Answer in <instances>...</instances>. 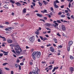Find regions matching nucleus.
<instances>
[{
	"mask_svg": "<svg viewBox=\"0 0 74 74\" xmlns=\"http://www.w3.org/2000/svg\"><path fill=\"white\" fill-rule=\"evenodd\" d=\"M57 22H58V23H61V21L60 20H57Z\"/></svg>",
	"mask_w": 74,
	"mask_h": 74,
	"instance_id": "obj_40",
	"label": "nucleus"
},
{
	"mask_svg": "<svg viewBox=\"0 0 74 74\" xmlns=\"http://www.w3.org/2000/svg\"><path fill=\"white\" fill-rule=\"evenodd\" d=\"M2 47H5V45L3 43L2 45Z\"/></svg>",
	"mask_w": 74,
	"mask_h": 74,
	"instance_id": "obj_62",
	"label": "nucleus"
},
{
	"mask_svg": "<svg viewBox=\"0 0 74 74\" xmlns=\"http://www.w3.org/2000/svg\"><path fill=\"white\" fill-rule=\"evenodd\" d=\"M10 47H14V46H15V45H14V44H12L10 45Z\"/></svg>",
	"mask_w": 74,
	"mask_h": 74,
	"instance_id": "obj_43",
	"label": "nucleus"
},
{
	"mask_svg": "<svg viewBox=\"0 0 74 74\" xmlns=\"http://www.w3.org/2000/svg\"><path fill=\"white\" fill-rule=\"evenodd\" d=\"M62 14V13L61 12H59V13H58V15H60Z\"/></svg>",
	"mask_w": 74,
	"mask_h": 74,
	"instance_id": "obj_46",
	"label": "nucleus"
},
{
	"mask_svg": "<svg viewBox=\"0 0 74 74\" xmlns=\"http://www.w3.org/2000/svg\"><path fill=\"white\" fill-rule=\"evenodd\" d=\"M71 18L72 19H74V16H73V15L71 16Z\"/></svg>",
	"mask_w": 74,
	"mask_h": 74,
	"instance_id": "obj_60",
	"label": "nucleus"
},
{
	"mask_svg": "<svg viewBox=\"0 0 74 74\" xmlns=\"http://www.w3.org/2000/svg\"><path fill=\"white\" fill-rule=\"evenodd\" d=\"M65 15H63V14L61 16V18H64V17H65Z\"/></svg>",
	"mask_w": 74,
	"mask_h": 74,
	"instance_id": "obj_25",
	"label": "nucleus"
},
{
	"mask_svg": "<svg viewBox=\"0 0 74 74\" xmlns=\"http://www.w3.org/2000/svg\"><path fill=\"white\" fill-rule=\"evenodd\" d=\"M56 2V3H59V2L58 1V0H56V1H54V2Z\"/></svg>",
	"mask_w": 74,
	"mask_h": 74,
	"instance_id": "obj_28",
	"label": "nucleus"
},
{
	"mask_svg": "<svg viewBox=\"0 0 74 74\" xmlns=\"http://www.w3.org/2000/svg\"><path fill=\"white\" fill-rule=\"evenodd\" d=\"M38 42H41V40H40V39H38Z\"/></svg>",
	"mask_w": 74,
	"mask_h": 74,
	"instance_id": "obj_54",
	"label": "nucleus"
},
{
	"mask_svg": "<svg viewBox=\"0 0 74 74\" xmlns=\"http://www.w3.org/2000/svg\"><path fill=\"white\" fill-rule=\"evenodd\" d=\"M4 26L2 25H0V28H3Z\"/></svg>",
	"mask_w": 74,
	"mask_h": 74,
	"instance_id": "obj_53",
	"label": "nucleus"
},
{
	"mask_svg": "<svg viewBox=\"0 0 74 74\" xmlns=\"http://www.w3.org/2000/svg\"><path fill=\"white\" fill-rule=\"evenodd\" d=\"M40 21H43V22H45V21L44 20L41 19H40Z\"/></svg>",
	"mask_w": 74,
	"mask_h": 74,
	"instance_id": "obj_61",
	"label": "nucleus"
},
{
	"mask_svg": "<svg viewBox=\"0 0 74 74\" xmlns=\"http://www.w3.org/2000/svg\"><path fill=\"white\" fill-rule=\"evenodd\" d=\"M23 56L19 57V59H22V58H23Z\"/></svg>",
	"mask_w": 74,
	"mask_h": 74,
	"instance_id": "obj_59",
	"label": "nucleus"
},
{
	"mask_svg": "<svg viewBox=\"0 0 74 74\" xmlns=\"http://www.w3.org/2000/svg\"><path fill=\"white\" fill-rule=\"evenodd\" d=\"M61 27H62V30L63 31H65V30H66V27H65L63 25H62L61 26Z\"/></svg>",
	"mask_w": 74,
	"mask_h": 74,
	"instance_id": "obj_7",
	"label": "nucleus"
},
{
	"mask_svg": "<svg viewBox=\"0 0 74 74\" xmlns=\"http://www.w3.org/2000/svg\"><path fill=\"white\" fill-rule=\"evenodd\" d=\"M73 43V42L72 41H70V42H69V43L68 44L69 45V46H71Z\"/></svg>",
	"mask_w": 74,
	"mask_h": 74,
	"instance_id": "obj_9",
	"label": "nucleus"
},
{
	"mask_svg": "<svg viewBox=\"0 0 74 74\" xmlns=\"http://www.w3.org/2000/svg\"><path fill=\"white\" fill-rule=\"evenodd\" d=\"M16 4H17L18 6H21V4H20L19 2H17L16 3Z\"/></svg>",
	"mask_w": 74,
	"mask_h": 74,
	"instance_id": "obj_15",
	"label": "nucleus"
},
{
	"mask_svg": "<svg viewBox=\"0 0 74 74\" xmlns=\"http://www.w3.org/2000/svg\"><path fill=\"white\" fill-rule=\"evenodd\" d=\"M2 38L3 39V41H6V38H5V37H3Z\"/></svg>",
	"mask_w": 74,
	"mask_h": 74,
	"instance_id": "obj_18",
	"label": "nucleus"
},
{
	"mask_svg": "<svg viewBox=\"0 0 74 74\" xmlns=\"http://www.w3.org/2000/svg\"><path fill=\"white\" fill-rule=\"evenodd\" d=\"M38 3L39 4L40 6H42V3H40V2H38Z\"/></svg>",
	"mask_w": 74,
	"mask_h": 74,
	"instance_id": "obj_22",
	"label": "nucleus"
},
{
	"mask_svg": "<svg viewBox=\"0 0 74 74\" xmlns=\"http://www.w3.org/2000/svg\"><path fill=\"white\" fill-rule=\"evenodd\" d=\"M71 6V3H70L69 2V8H70V7Z\"/></svg>",
	"mask_w": 74,
	"mask_h": 74,
	"instance_id": "obj_45",
	"label": "nucleus"
},
{
	"mask_svg": "<svg viewBox=\"0 0 74 74\" xmlns=\"http://www.w3.org/2000/svg\"><path fill=\"white\" fill-rule=\"evenodd\" d=\"M46 29H47V30H49L50 31H51V29H50L49 28H46Z\"/></svg>",
	"mask_w": 74,
	"mask_h": 74,
	"instance_id": "obj_38",
	"label": "nucleus"
},
{
	"mask_svg": "<svg viewBox=\"0 0 74 74\" xmlns=\"http://www.w3.org/2000/svg\"><path fill=\"white\" fill-rule=\"evenodd\" d=\"M15 66L16 68H18V64H15Z\"/></svg>",
	"mask_w": 74,
	"mask_h": 74,
	"instance_id": "obj_30",
	"label": "nucleus"
},
{
	"mask_svg": "<svg viewBox=\"0 0 74 74\" xmlns=\"http://www.w3.org/2000/svg\"><path fill=\"white\" fill-rule=\"evenodd\" d=\"M47 16H48V17L49 18H51V15H49V14H47Z\"/></svg>",
	"mask_w": 74,
	"mask_h": 74,
	"instance_id": "obj_29",
	"label": "nucleus"
},
{
	"mask_svg": "<svg viewBox=\"0 0 74 74\" xmlns=\"http://www.w3.org/2000/svg\"><path fill=\"white\" fill-rule=\"evenodd\" d=\"M18 67H19L18 70H21V66L20 65H18Z\"/></svg>",
	"mask_w": 74,
	"mask_h": 74,
	"instance_id": "obj_23",
	"label": "nucleus"
},
{
	"mask_svg": "<svg viewBox=\"0 0 74 74\" xmlns=\"http://www.w3.org/2000/svg\"><path fill=\"white\" fill-rule=\"evenodd\" d=\"M65 12L66 13H68L69 12L68 11V10H65Z\"/></svg>",
	"mask_w": 74,
	"mask_h": 74,
	"instance_id": "obj_49",
	"label": "nucleus"
},
{
	"mask_svg": "<svg viewBox=\"0 0 74 74\" xmlns=\"http://www.w3.org/2000/svg\"><path fill=\"white\" fill-rule=\"evenodd\" d=\"M3 71H2V70L1 69H0V74H3Z\"/></svg>",
	"mask_w": 74,
	"mask_h": 74,
	"instance_id": "obj_24",
	"label": "nucleus"
},
{
	"mask_svg": "<svg viewBox=\"0 0 74 74\" xmlns=\"http://www.w3.org/2000/svg\"><path fill=\"white\" fill-rule=\"evenodd\" d=\"M14 49L17 54H19L22 51V49L18 45L15 46Z\"/></svg>",
	"mask_w": 74,
	"mask_h": 74,
	"instance_id": "obj_2",
	"label": "nucleus"
},
{
	"mask_svg": "<svg viewBox=\"0 0 74 74\" xmlns=\"http://www.w3.org/2000/svg\"><path fill=\"white\" fill-rule=\"evenodd\" d=\"M6 64H8V63H5L3 64V66H5V65H6Z\"/></svg>",
	"mask_w": 74,
	"mask_h": 74,
	"instance_id": "obj_27",
	"label": "nucleus"
},
{
	"mask_svg": "<svg viewBox=\"0 0 74 74\" xmlns=\"http://www.w3.org/2000/svg\"><path fill=\"white\" fill-rule=\"evenodd\" d=\"M50 51H51V52H54V49H53V47H51L50 48Z\"/></svg>",
	"mask_w": 74,
	"mask_h": 74,
	"instance_id": "obj_12",
	"label": "nucleus"
},
{
	"mask_svg": "<svg viewBox=\"0 0 74 74\" xmlns=\"http://www.w3.org/2000/svg\"><path fill=\"white\" fill-rule=\"evenodd\" d=\"M66 15H67V16H70V14L69 13H67L66 14Z\"/></svg>",
	"mask_w": 74,
	"mask_h": 74,
	"instance_id": "obj_44",
	"label": "nucleus"
},
{
	"mask_svg": "<svg viewBox=\"0 0 74 74\" xmlns=\"http://www.w3.org/2000/svg\"><path fill=\"white\" fill-rule=\"evenodd\" d=\"M48 40V39H47V38H45L43 41H44L45 40Z\"/></svg>",
	"mask_w": 74,
	"mask_h": 74,
	"instance_id": "obj_51",
	"label": "nucleus"
},
{
	"mask_svg": "<svg viewBox=\"0 0 74 74\" xmlns=\"http://www.w3.org/2000/svg\"><path fill=\"white\" fill-rule=\"evenodd\" d=\"M9 29H14V27H9Z\"/></svg>",
	"mask_w": 74,
	"mask_h": 74,
	"instance_id": "obj_42",
	"label": "nucleus"
},
{
	"mask_svg": "<svg viewBox=\"0 0 74 74\" xmlns=\"http://www.w3.org/2000/svg\"><path fill=\"white\" fill-rule=\"evenodd\" d=\"M70 58L71 59V60H73V59H74V57H73V56H70Z\"/></svg>",
	"mask_w": 74,
	"mask_h": 74,
	"instance_id": "obj_21",
	"label": "nucleus"
},
{
	"mask_svg": "<svg viewBox=\"0 0 74 74\" xmlns=\"http://www.w3.org/2000/svg\"><path fill=\"white\" fill-rule=\"evenodd\" d=\"M57 36H59V37H60V36H61L59 33H58L57 34Z\"/></svg>",
	"mask_w": 74,
	"mask_h": 74,
	"instance_id": "obj_37",
	"label": "nucleus"
},
{
	"mask_svg": "<svg viewBox=\"0 0 74 74\" xmlns=\"http://www.w3.org/2000/svg\"><path fill=\"white\" fill-rule=\"evenodd\" d=\"M10 1L11 3H12L13 4H14V3H15V1H12V0H10Z\"/></svg>",
	"mask_w": 74,
	"mask_h": 74,
	"instance_id": "obj_17",
	"label": "nucleus"
},
{
	"mask_svg": "<svg viewBox=\"0 0 74 74\" xmlns=\"http://www.w3.org/2000/svg\"><path fill=\"white\" fill-rule=\"evenodd\" d=\"M53 23H55L56 25H54V24H53V26L55 28L58 30L59 29V28L58 26L59 25V24L56 23V21H54L53 22Z\"/></svg>",
	"mask_w": 74,
	"mask_h": 74,
	"instance_id": "obj_3",
	"label": "nucleus"
},
{
	"mask_svg": "<svg viewBox=\"0 0 74 74\" xmlns=\"http://www.w3.org/2000/svg\"><path fill=\"white\" fill-rule=\"evenodd\" d=\"M9 29V28H7L5 29V30L7 31V30H9V29Z\"/></svg>",
	"mask_w": 74,
	"mask_h": 74,
	"instance_id": "obj_55",
	"label": "nucleus"
},
{
	"mask_svg": "<svg viewBox=\"0 0 74 74\" xmlns=\"http://www.w3.org/2000/svg\"><path fill=\"white\" fill-rule=\"evenodd\" d=\"M66 9H67V10H68L69 11V12H71V10H70V9H69V8H66Z\"/></svg>",
	"mask_w": 74,
	"mask_h": 74,
	"instance_id": "obj_41",
	"label": "nucleus"
},
{
	"mask_svg": "<svg viewBox=\"0 0 74 74\" xmlns=\"http://www.w3.org/2000/svg\"><path fill=\"white\" fill-rule=\"evenodd\" d=\"M50 9L51 10V11L52 12H53V8L51 7V8Z\"/></svg>",
	"mask_w": 74,
	"mask_h": 74,
	"instance_id": "obj_35",
	"label": "nucleus"
},
{
	"mask_svg": "<svg viewBox=\"0 0 74 74\" xmlns=\"http://www.w3.org/2000/svg\"><path fill=\"white\" fill-rule=\"evenodd\" d=\"M43 2L44 3L45 5H47V3H46V2H45V1H43Z\"/></svg>",
	"mask_w": 74,
	"mask_h": 74,
	"instance_id": "obj_36",
	"label": "nucleus"
},
{
	"mask_svg": "<svg viewBox=\"0 0 74 74\" xmlns=\"http://www.w3.org/2000/svg\"><path fill=\"white\" fill-rule=\"evenodd\" d=\"M23 13H26V9L24 8L23 10Z\"/></svg>",
	"mask_w": 74,
	"mask_h": 74,
	"instance_id": "obj_19",
	"label": "nucleus"
},
{
	"mask_svg": "<svg viewBox=\"0 0 74 74\" xmlns=\"http://www.w3.org/2000/svg\"><path fill=\"white\" fill-rule=\"evenodd\" d=\"M5 70H9V69L6 67L5 68Z\"/></svg>",
	"mask_w": 74,
	"mask_h": 74,
	"instance_id": "obj_48",
	"label": "nucleus"
},
{
	"mask_svg": "<svg viewBox=\"0 0 74 74\" xmlns=\"http://www.w3.org/2000/svg\"><path fill=\"white\" fill-rule=\"evenodd\" d=\"M38 31L39 30V31L41 30V28L40 27H39V29H38Z\"/></svg>",
	"mask_w": 74,
	"mask_h": 74,
	"instance_id": "obj_50",
	"label": "nucleus"
},
{
	"mask_svg": "<svg viewBox=\"0 0 74 74\" xmlns=\"http://www.w3.org/2000/svg\"><path fill=\"white\" fill-rule=\"evenodd\" d=\"M46 25L47 26H48V27H49V26H51V24L48 23H47L46 24Z\"/></svg>",
	"mask_w": 74,
	"mask_h": 74,
	"instance_id": "obj_14",
	"label": "nucleus"
},
{
	"mask_svg": "<svg viewBox=\"0 0 74 74\" xmlns=\"http://www.w3.org/2000/svg\"><path fill=\"white\" fill-rule=\"evenodd\" d=\"M32 4H33L34 7H35V5H36V3H34V2H32Z\"/></svg>",
	"mask_w": 74,
	"mask_h": 74,
	"instance_id": "obj_26",
	"label": "nucleus"
},
{
	"mask_svg": "<svg viewBox=\"0 0 74 74\" xmlns=\"http://www.w3.org/2000/svg\"><path fill=\"white\" fill-rule=\"evenodd\" d=\"M53 5L54 6L55 8H59V6L56 5V2H54Z\"/></svg>",
	"mask_w": 74,
	"mask_h": 74,
	"instance_id": "obj_6",
	"label": "nucleus"
},
{
	"mask_svg": "<svg viewBox=\"0 0 74 74\" xmlns=\"http://www.w3.org/2000/svg\"><path fill=\"white\" fill-rule=\"evenodd\" d=\"M7 41H8V43H12V40H7Z\"/></svg>",
	"mask_w": 74,
	"mask_h": 74,
	"instance_id": "obj_11",
	"label": "nucleus"
},
{
	"mask_svg": "<svg viewBox=\"0 0 74 74\" xmlns=\"http://www.w3.org/2000/svg\"><path fill=\"white\" fill-rule=\"evenodd\" d=\"M29 40L31 42H33L35 40V37L34 36L31 37L29 38Z\"/></svg>",
	"mask_w": 74,
	"mask_h": 74,
	"instance_id": "obj_5",
	"label": "nucleus"
},
{
	"mask_svg": "<svg viewBox=\"0 0 74 74\" xmlns=\"http://www.w3.org/2000/svg\"><path fill=\"white\" fill-rule=\"evenodd\" d=\"M44 13H47V12H48L47 11V10H44Z\"/></svg>",
	"mask_w": 74,
	"mask_h": 74,
	"instance_id": "obj_39",
	"label": "nucleus"
},
{
	"mask_svg": "<svg viewBox=\"0 0 74 74\" xmlns=\"http://www.w3.org/2000/svg\"><path fill=\"white\" fill-rule=\"evenodd\" d=\"M69 70L71 71V73H73V71H74V68L73 67H70Z\"/></svg>",
	"mask_w": 74,
	"mask_h": 74,
	"instance_id": "obj_8",
	"label": "nucleus"
},
{
	"mask_svg": "<svg viewBox=\"0 0 74 74\" xmlns=\"http://www.w3.org/2000/svg\"><path fill=\"white\" fill-rule=\"evenodd\" d=\"M23 26H24V24H23L21 25V27H23Z\"/></svg>",
	"mask_w": 74,
	"mask_h": 74,
	"instance_id": "obj_63",
	"label": "nucleus"
},
{
	"mask_svg": "<svg viewBox=\"0 0 74 74\" xmlns=\"http://www.w3.org/2000/svg\"><path fill=\"white\" fill-rule=\"evenodd\" d=\"M20 65H21V66H23V63H21L20 64Z\"/></svg>",
	"mask_w": 74,
	"mask_h": 74,
	"instance_id": "obj_58",
	"label": "nucleus"
},
{
	"mask_svg": "<svg viewBox=\"0 0 74 74\" xmlns=\"http://www.w3.org/2000/svg\"><path fill=\"white\" fill-rule=\"evenodd\" d=\"M12 52H13V53H15V54H16V52H15V50H14V49L12 50Z\"/></svg>",
	"mask_w": 74,
	"mask_h": 74,
	"instance_id": "obj_34",
	"label": "nucleus"
},
{
	"mask_svg": "<svg viewBox=\"0 0 74 74\" xmlns=\"http://www.w3.org/2000/svg\"><path fill=\"white\" fill-rule=\"evenodd\" d=\"M33 51H34V49H31V52H33Z\"/></svg>",
	"mask_w": 74,
	"mask_h": 74,
	"instance_id": "obj_64",
	"label": "nucleus"
},
{
	"mask_svg": "<svg viewBox=\"0 0 74 74\" xmlns=\"http://www.w3.org/2000/svg\"><path fill=\"white\" fill-rule=\"evenodd\" d=\"M36 15H37L38 16H39V17H40V18H42V14H40L38 13H37Z\"/></svg>",
	"mask_w": 74,
	"mask_h": 74,
	"instance_id": "obj_10",
	"label": "nucleus"
},
{
	"mask_svg": "<svg viewBox=\"0 0 74 74\" xmlns=\"http://www.w3.org/2000/svg\"><path fill=\"white\" fill-rule=\"evenodd\" d=\"M70 46H68V48H67V51H70Z\"/></svg>",
	"mask_w": 74,
	"mask_h": 74,
	"instance_id": "obj_20",
	"label": "nucleus"
},
{
	"mask_svg": "<svg viewBox=\"0 0 74 74\" xmlns=\"http://www.w3.org/2000/svg\"><path fill=\"white\" fill-rule=\"evenodd\" d=\"M4 52V53H6V54H7V53H8V52H6L5 51H4V52Z\"/></svg>",
	"mask_w": 74,
	"mask_h": 74,
	"instance_id": "obj_57",
	"label": "nucleus"
},
{
	"mask_svg": "<svg viewBox=\"0 0 74 74\" xmlns=\"http://www.w3.org/2000/svg\"><path fill=\"white\" fill-rule=\"evenodd\" d=\"M51 44H49V45H47V47H50V46H51Z\"/></svg>",
	"mask_w": 74,
	"mask_h": 74,
	"instance_id": "obj_47",
	"label": "nucleus"
},
{
	"mask_svg": "<svg viewBox=\"0 0 74 74\" xmlns=\"http://www.w3.org/2000/svg\"><path fill=\"white\" fill-rule=\"evenodd\" d=\"M58 69V67H54L52 71V72H54L56 69Z\"/></svg>",
	"mask_w": 74,
	"mask_h": 74,
	"instance_id": "obj_13",
	"label": "nucleus"
},
{
	"mask_svg": "<svg viewBox=\"0 0 74 74\" xmlns=\"http://www.w3.org/2000/svg\"><path fill=\"white\" fill-rule=\"evenodd\" d=\"M11 74H14V71H11Z\"/></svg>",
	"mask_w": 74,
	"mask_h": 74,
	"instance_id": "obj_52",
	"label": "nucleus"
},
{
	"mask_svg": "<svg viewBox=\"0 0 74 74\" xmlns=\"http://www.w3.org/2000/svg\"><path fill=\"white\" fill-rule=\"evenodd\" d=\"M5 23L6 25H9V24H10V23L8 22H6Z\"/></svg>",
	"mask_w": 74,
	"mask_h": 74,
	"instance_id": "obj_33",
	"label": "nucleus"
},
{
	"mask_svg": "<svg viewBox=\"0 0 74 74\" xmlns=\"http://www.w3.org/2000/svg\"><path fill=\"white\" fill-rule=\"evenodd\" d=\"M38 68L37 67L35 68V70H33L32 72L33 74H38Z\"/></svg>",
	"mask_w": 74,
	"mask_h": 74,
	"instance_id": "obj_4",
	"label": "nucleus"
},
{
	"mask_svg": "<svg viewBox=\"0 0 74 74\" xmlns=\"http://www.w3.org/2000/svg\"><path fill=\"white\" fill-rule=\"evenodd\" d=\"M3 55V54L2 53H0V57H1V56H2Z\"/></svg>",
	"mask_w": 74,
	"mask_h": 74,
	"instance_id": "obj_56",
	"label": "nucleus"
},
{
	"mask_svg": "<svg viewBox=\"0 0 74 74\" xmlns=\"http://www.w3.org/2000/svg\"><path fill=\"white\" fill-rule=\"evenodd\" d=\"M40 37L41 40H44V38H43V37H42V36H40Z\"/></svg>",
	"mask_w": 74,
	"mask_h": 74,
	"instance_id": "obj_31",
	"label": "nucleus"
},
{
	"mask_svg": "<svg viewBox=\"0 0 74 74\" xmlns=\"http://www.w3.org/2000/svg\"><path fill=\"white\" fill-rule=\"evenodd\" d=\"M41 56V53L38 51H34L33 52L32 55V57L34 60H35L36 58H39Z\"/></svg>",
	"mask_w": 74,
	"mask_h": 74,
	"instance_id": "obj_1",
	"label": "nucleus"
},
{
	"mask_svg": "<svg viewBox=\"0 0 74 74\" xmlns=\"http://www.w3.org/2000/svg\"><path fill=\"white\" fill-rule=\"evenodd\" d=\"M35 34H37V35H38V34H39V31H38V30H37V31L35 32Z\"/></svg>",
	"mask_w": 74,
	"mask_h": 74,
	"instance_id": "obj_16",
	"label": "nucleus"
},
{
	"mask_svg": "<svg viewBox=\"0 0 74 74\" xmlns=\"http://www.w3.org/2000/svg\"><path fill=\"white\" fill-rule=\"evenodd\" d=\"M53 40H54V41H57V39L56 38H54L53 39Z\"/></svg>",
	"mask_w": 74,
	"mask_h": 74,
	"instance_id": "obj_32",
	"label": "nucleus"
}]
</instances>
